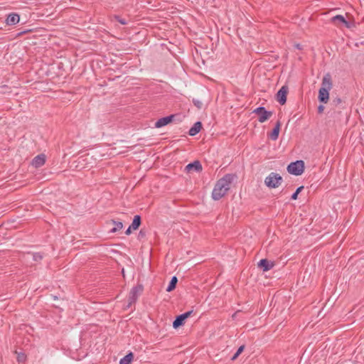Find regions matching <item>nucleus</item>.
Listing matches in <instances>:
<instances>
[{
	"mask_svg": "<svg viewBox=\"0 0 364 364\" xmlns=\"http://www.w3.org/2000/svg\"><path fill=\"white\" fill-rule=\"evenodd\" d=\"M178 283V278L176 276L172 277L171 279V281L169 282V284L166 288V291L171 292L173 291L177 285Z\"/></svg>",
	"mask_w": 364,
	"mask_h": 364,
	"instance_id": "nucleus-20",
	"label": "nucleus"
},
{
	"mask_svg": "<svg viewBox=\"0 0 364 364\" xmlns=\"http://www.w3.org/2000/svg\"><path fill=\"white\" fill-rule=\"evenodd\" d=\"M20 21V16L16 13L9 14L6 19V23L9 26L17 24Z\"/></svg>",
	"mask_w": 364,
	"mask_h": 364,
	"instance_id": "nucleus-13",
	"label": "nucleus"
},
{
	"mask_svg": "<svg viewBox=\"0 0 364 364\" xmlns=\"http://www.w3.org/2000/svg\"><path fill=\"white\" fill-rule=\"evenodd\" d=\"M324 108H325V107H324V106H323V105H320L318 107V114H321V113L323 112Z\"/></svg>",
	"mask_w": 364,
	"mask_h": 364,
	"instance_id": "nucleus-29",
	"label": "nucleus"
},
{
	"mask_svg": "<svg viewBox=\"0 0 364 364\" xmlns=\"http://www.w3.org/2000/svg\"><path fill=\"white\" fill-rule=\"evenodd\" d=\"M146 236V231L144 229H141L139 234H138V238L141 239Z\"/></svg>",
	"mask_w": 364,
	"mask_h": 364,
	"instance_id": "nucleus-28",
	"label": "nucleus"
},
{
	"mask_svg": "<svg viewBox=\"0 0 364 364\" xmlns=\"http://www.w3.org/2000/svg\"><path fill=\"white\" fill-rule=\"evenodd\" d=\"M305 165L302 160H297L296 161L290 163L287 166V171L294 176H300L304 171Z\"/></svg>",
	"mask_w": 364,
	"mask_h": 364,
	"instance_id": "nucleus-4",
	"label": "nucleus"
},
{
	"mask_svg": "<svg viewBox=\"0 0 364 364\" xmlns=\"http://www.w3.org/2000/svg\"><path fill=\"white\" fill-rule=\"evenodd\" d=\"M115 18L116 20L122 25H126L127 24V21L124 19V18H122L120 16H115Z\"/></svg>",
	"mask_w": 364,
	"mask_h": 364,
	"instance_id": "nucleus-27",
	"label": "nucleus"
},
{
	"mask_svg": "<svg viewBox=\"0 0 364 364\" xmlns=\"http://www.w3.org/2000/svg\"><path fill=\"white\" fill-rule=\"evenodd\" d=\"M192 313L193 310L186 311L177 316L173 322V327L175 329H177L179 327L183 326L185 324L186 320L192 314Z\"/></svg>",
	"mask_w": 364,
	"mask_h": 364,
	"instance_id": "nucleus-7",
	"label": "nucleus"
},
{
	"mask_svg": "<svg viewBox=\"0 0 364 364\" xmlns=\"http://www.w3.org/2000/svg\"><path fill=\"white\" fill-rule=\"evenodd\" d=\"M333 87L331 75L326 73L322 79L321 87L318 90V100L321 103H327L329 100V91Z\"/></svg>",
	"mask_w": 364,
	"mask_h": 364,
	"instance_id": "nucleus-2",
	"label": "nucleus"
},
{
	"mask_svg": "<svg viewBox=\"0 0 364 364\" xmlns=\"http://www.w3.org/2000/svg\"><path fill=\"white\" fill-rule=\"evenodd\" d=\"M342 102V100L340 97H336L332 100V103L334 106H338Z\"/></svg>",
	"mask_w": 364,
	"mask_h": 364,
	"instance_id": "nucleus-26",
	"label": "nucleus"
},
{
	"mask_svg": "<svg viewBox=\"0 0 364 364\" xmlns=\"http://www.w3.org/2000/svg\"><path fill=\"white\" fill-rule=\"evenodd\" d=\"M283 181L282 177L277 173L272 172L264 179L265 185L270 188H278Z\"/></svg>",
	"mask_w": 364,
	"mask_h": 364,
	"instance_id": "nucleus-3",
	"label": "nucleus"
},
{
	"mask_svg": "<svg viewBox=\"0 0 364 364\" xmlns=\"http://www.w3.org/2000/svg\"><path fill=\"white\" fill-rule=\"evenodd\" d=\"M112 224L114 226L109 230L110 233H115L123 228V223L121 221H117L115 220H110L107 222V224Z\"/></svg>",
	"mask_w": 364,
	"mask_h": 364,
	"instance_id": "nucleus-16",
	"label": "nucleus"
},
{
	"mask_svg": "<svg viewBox=\"0 0 364 364\" xmlns=\"http://www.w3.org/2000/svg\"><path fill=\"white\" fill-rule=\"evenodd\" d=\"M281 126H282L281 122L280 121H277L276 122V124H275L274 127L272 130V132L269 134H268L269 137L272 140L275 141V140H277L278 139Z\"/></svg>",
	"mask_w": 364,
	"mask_h": 364,
	"instance_id": "nucleus-14",
	"label": "nucleus"
},
{
	"mask_svg": "<svg viewBox=\"0 0 364 364\" xmlns=\"http://www.w3.org/2000/svg\"><path fill=\"white\" fill-rule=\"evenodd\" d=\"M185 170L188 173L191 171L200 172L203 170V167L200 161L196 160L193 162L188 164L186 166Z\"/></svg>",
	"mask_w": 364,
	"mask_h": 364,
	"instance_id": "nucleus-10",
	"label": "nucleus"
},
{
	"mask_svg": "<svg viewBox=\"0 0 364 364\" xmlns=\"http://www.w3.org/2000/svg\"><path fill=\"white\" fill-rule=\"evenodd\" d=\"M296 48H299V49H300V48H300V45H299V44H297V45H296Z\"/></svg>",
	"mask_w": 364,
	"mask_h": 364,
	"instance_id": "nucleus-31",
	"label": "nucleus"
},
{
	"mask_svg": "<svg viewBox=\"0 0 364 364\" xmlns=\"http://www.w3.org/2000/svg\"><path fill=\"white\" fill-rule=\"evenodd\" d=\"M331 21L336 25L344 24L346 28H350V23L346 20L343 16L336 15L331 18Z\"/></svg>",
	"mask_w": 364,
	"mask_h": 364,
	"instance_id": "nucleus-15",
	"label": "nucleus"
},
{
	"mask_svg": "<svg viewBox=\"0 0 364 364\" xmlns=\"http://www.w3.org/2000/svg\"><path fill=\"white\" fill-rule=\"evenodd\" d=\"M46 155L43 154H38V156H35L33 159L32 160V165L36 168H39L44 165L46 163Z\"/></svg>",
	"mask_w": 364,
	"mask_h": 364,
	"instance_id": "nucleus-12",
	"label": "nucleus"
},
{
	"mask_svg": "<svg viewBox=\"0 0 364 364\" xmlns=\"http://www.w3.org/2000/svg\"><path fill=\"white\" fill-rule=\"evenodd\" d=\"M133 359L134 353L129 352L119 360V364H131Z\"/></svg>",
	"mask_w": 364,
	"mask_h": 364,
	"instance_id": "nucleus-19",
	"label": "nucleus"
},
{
	"mask_svg": "<svg viewBox=\"0 0 364 364\" xmlns=\"http://www.w3.org/2000/svg\"><path fill=\"white\" fill-rule=\"evenodd\" d=\"M288 91V86L283 85L277 92L275 99L281 105H284V104H286Z\"/></svg>",
	"mask_w": 364,
	"mask_h": 364,
	"instance_id": "nucleus-8",
	"label": "nucleus"
},
{
	"mask_svg": "<svg viewBox=\"0 0 364 364\" xmlns=\"http://www.w3.org/2000/svg\"><path fill=\"white\" fill-rule=\"evenodd\" d=\"M274 263L268 260L267 259H262L258 262V267L262 269L263 272H267L273 268Z\"/></svg>",
	"mask_w": 364,
	"mask_h": 364,
	"instance_id": "nucleus-11",
	"label": "nucleus"
},
{
	"mask_svg": "<svg viewBox=\"0 0 364 364\" xmlns=\"http://www.w3.org/2000/svg\"><path fill=\"white\" fill-rule=\"evenodd\" d=\"M192 102L198 109H200L203 107V103L200 100L198 99H193Z\"/></svg>",
	"mask_w": 364,
	"mask_h": 364,
	"instance_id": "nucleus-25",
	"label": "nucleus"
},
{
	"mask_svg": "<svg viewBox=\"0 0 364 364\" xmlns=\"http://www.w3.org/2000/svg\"><path fill=\"white\" fill-rule=\"evenodd\" d=\"M132 228H131V225L129 226V228L126 230L125 234L127 235H129L132 233Z\"/></svg>",
	"mask_w": 364,
	"mask_h": 364,
	"instance_id": "nucleus-30",
	"label": "nucleus"
},
{
	"mask_svg": "<svg viewBox=\"0 0 364 364\" xmlns=\"http://www.w3.org/2000/svg\"><path fill=\"white\" fill-rule=\"evenodd\" d=\"M144 287L141 284H138L136 286L132 288L128 297L127 308L132 306L133 304H135L138 299L139 296L142 293Z\"/></svg>",
	"mask_w": 364,
	"mask_h": 364,
	"instance_id": "nucleus-5",
	"label": "nucleus"
},
{
	"mask_svg": "<svg viewBox=\"0 0 364 364\" xmlns=\"http://www.w3.org/2000/svg\"><path fill=\"white\" fill-rule=\"evenodd\" d=\"M141 224V218L139 215H136L134 218H133V221L132 223V224L130 225H131V228H132L133 230H136L139 229V228L140 227Z\"/></svg>",
	"mask_w": 364,
	"mask_h": 364,
	"instance_id": "nucleus-18",
	"label": "nucleus"
},
{
	"mask_svg": "<svg viewBox=\"0 0 364 364\" xmlns=\"http://www.w3.org/2000/svg\"><path fill=\"white\" fill-rule=\"evenodd\" d=\"M304 189V186H301L298 187L296 190V191L291 195V200H296L298 198V195L301 192V191Z\"/></svg>",
	"mask_w": 364,
	"mask_h": 364,
	"instance_id": "nucleus-22",
	"label": "nucleus"
},
{
	"mask_svg": "<svg viewBox=\"0 0 364 364\" xmlns=\"http://www.w3.org/2000/svg\"><path fill=\"white\" fill-rule=\"evenodd\" d=\"M16 359L18 363H23L26 360V355L24 353H18Z\"/></svg>",
	"mask_w": 364,
	"mask_h": 364,
	"instance_id": "nucleus-23",
	"label": "nucleus"
},
{
	"mask_svg": "<svg viewBox=\"0 0 364 364\" xmlns=\"http://www.w3.org/2000/svg\"><path fill=\"white\" fill-rule=\"evenodd\" d=\"M175 117H176L175 114H170L168 116L164 117L159 119L155 122V127L161 128V127H163L170 124L171 122H172L173 121V119Z\"/></svg>",
	"mask_w": 364,
	"mask_h": 364,
	"instance_id": "nucleus-9",
	"label": "nucleus"
},
{
	"mask_svg": "<svg viewBox=\"0 0 364 364\" xmlns=\"http://www.w3.org/2000/svg\"><path fill=\"white\" fill-rule=\"evenodd\" d=\"M235 178H236L235 174L228 173L216 182L212 192V198L214 200H220L227 193Z\"/></svg>",
	"mask_w": 364,
	"mask_h": 364,
	"instance_id": "nucleus-1",
	"label": "nucleus"
},
{
	"mask_svg": "<svg viewBox=\"0 0 364 364\" xmlns=\"http://www.w3.org/2000/svg\"><path fill=\"white\" fill-rule=\"evenodd\" d=\"M43 255L40 252H36V253H33V259L36 262L41 261L43 259Z\"/></svg>",
	"mask_w": 364,
	"mask_h": 364,
	"instance_id": "nucleus-24",
	"label": "nucleus"
},
{
	"mask_svg": "<svg viewBox=\"0 0 364 364\" xmlns=\"http://www.w3.org/2000/svg\"><path fill=\"white\" fill-rule=\"evenodd\" d=\"M203 128L202 123L200 122H196L188 131L190 136H195L200 132Z\"/></svg>",
	"mask_w": 364,
	"mask_h": 364,
	"instance_id": "nucleus-17",
	"label": "nucleus"
},
{
	"mask_svg": "<svg viewBox=\"0 0 364 364\" xmlns=\"http://www.w3.org/2000/svg\"><path fill=\"white\" fill-rule=\"evenodd\" d=\"M252 113H255L258 115V121L260 123H263L267 121L273 114L272 111H267L264 107H258L252 111Z\"/></svg>",
	"mask_w": 364,
	"mask_h": 364,
	"instance_id": "nucleus-6",
	"label": "nucleus"
},
{
	"mask_svg": "<svg viewBox=\"0 0 364 364\" xmlns=\"http://www.w3.org/2000/svg\"><path fill=\"white\" fill-rule=\"evenodd\" d=\"M245 348V345L240 346L238 348V349L237 350L236 353L231 358V360H232V361L235 360L239 357V355L244 351Z\"/></svg>",
	"mask_w": 364,
	"mask_h": 364,
	"instance_id": "nucleus-21",
	"label": "nucleus"
}]
</instances>
